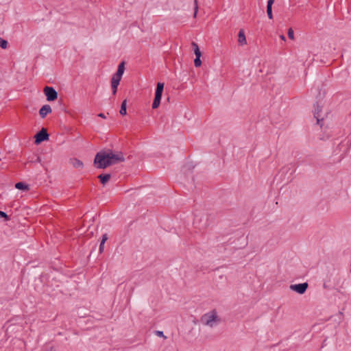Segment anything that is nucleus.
Wrapping results in <instances>:
<instances>
[{"mask_svg": "<svg viewBox=\"0 0 351 351\" xmlns=\"http://www.w3.org/2000/svg\"><path fill=\"white\" fill-rule=\"evenodd\" d=\"M125 158L121 152H113L112 149H102L98 152L94 158V166L104 169L111 165L123 162Z\"/></svg>", "mask_w": 351, "mask_h": 351, "instance_id": "f257e3e1", "label": "nucleus"}, {"mask_svg": "<svg viewBox=\"0 0 351 351\" xmlns=\"http://www.w3.org/2000/svg\"><path fill=\"white\" fill-rule=\"evenodd\" d=\"M200 322L206 326L214 327L221 322V318L217 315L215 309L204 314L200 318Z\"/></svg>", "mask_w": 351, "mask_h": 351, "instance_id": "f03ea898", "label": "nucleus"}, {"mask_svg": "<svg viewBox=\"0 0 351 351\" xmlns=\"http://www.w3.org/2000/svg\"><path fill=\"white\" fill-rule=\"evenodd\" d=\"M165 84L162 82H158L156 85V88L155 90L154 99L152 103V108L156 109L159 107L163 90H164Z\"/></svg>", "mask_w": 351, "mask_h": 351, "instance_id": "7ed1b4c3", "label": "nucleus"}, {"mask_svg": "<svg viewBox=\"0 0 351 351\" xmlns=\"http://www.w3.org/2000/svg\"><path fill=\"white\" fill-rule=\"evenodd\" d=\"M43 93L48 101H53L58 98V92L52 86H46L43 89Z\"/></svg>", "mask_w": 351, "mask_h": 351, "instance_id": "20e7f679", "label": "nucleus"}, {"mask_svg": "<svg viewBox=\"0 0 351 351\" xmlns=\"http://www.w3.org/2000/svg\"><path fill=\"white\" fill-rule=\"evenodd\" d=\"M49 134L47 132V130L43 128L40 131H38L34 136V143L36 145H40L43 141H47L49 139Z\"/></svg>", "mask_w": 351, "mask_h": 351, "instance_id": "39448f33", "label": "nucleus"}, {"mask_svg": "<svg viewBox=\"0 0 351 351\" xmlns=\"http://www.w3.org/2000/svg\"><path fill=\"white\" fill-rule=\"evenodd\" d=\"M292 167H293L294 165L292 164H289V165L282 167L279 172V173L281 174V176L289 173V176L285 180L286 183H289L293 180V174L295 172V168L291 169Z\"/></svg>", "mask_w": 351, "mask_h": 351, "instance_id": "423d86ee", "label": "nucleus"}, {"mask_svg": "<svg viewBox=\"0 0 351 351\" xmlns=\"http://www.w3.org/2000/svg\"><path fill=\"white\" fill-rule=\"evenodd\" d=\"M308 287V282H303L299 284L291 285L289 288L293 291H295L300 295L304 294Z\"/></svg>", "mask_w": 351, "mask_h": 351, "instance_id": "0eeeda50", "label": "nucleus"}, {"mask_svg": "<svg viewBox=\"0 0 351 351\" xmlns=\"http://www.w3.org/2000/svg\"><path fill=\"white\" fill-rule=\"evenodd\" d=\"M321 112L322 106H320L318 104V102H317V105L316 106H315L314 117L317 119V123L320 125V126L322 127V122L323 121L324 118L322 117Z\"/></svg>", "mask_w": 351, "mask_h": 351, "instance_id": "6e6552de", "label": "nucleus"}, {"mask_svg": "<svg viewBox=\"0 0 351 351\" xmlns=\"http://www.w3.org/2000/svg\"><path fill=\"white\" fill-rule=\"evenodd\" d=\"M199 223V229L206 228L209 226V222L208 221L207 216H206L205 220L203 221L202 217L198 215H195L194 217V223L196 224Z\"/></svg>", "mask_w": 351, "mask_h": 351, "instance_id": "1a4fd4ad", "label": "nucleus"}, {"mask_svg": "<svg viewBox=\"0 0 351 351\" xmlns=\"http://www.w3.org/2000/svg\"><path fill=\"white\" fill-rule=\"evenodd\" d=\"M51 108L48 104L43 105L39 110V114L41 118H45L47 115V114L51 113Z\"/></svg>", "mask_w": 351, "mask_h": 351, "instance_id": "9d476101", "label": "nucleus"}, {"mask_svg": "<svg viewBox=\"0 0 351 351\" xmlns=\"http://www.w3.org/2000/svg\"><path fill=\"white\" fill-rule=\"evenodd\" d=\"M238 42L240 45H244L247 44L245 32L243 29H241L239 32Z\"/></svg>", "mask_w": 351, "mask_h": 351, "instance_id": "9b49d317", "label": "nucleus"}, {"mask_svg": "<svg viewBox=\"0 0 351 351\" xmlns=\"http://www.w3.org/2000/svg\"><path fill=\"white\" fill-rule=\"evenodd\" d=\"M97 178L99 180L100 182L104 186L111 178V174L101 173L100 175L98 176Z\"/></svg>", "mask_w": 351, "mask_h": 351, "instance_id": "f8f14e48", "label": "nucleus"}, {"mask_svg": "<svg viewBox=\"0 0 351 351\" xmlns=\"http://www.w3.org/2000/svg\"><path fill=\"white\" fill-rule=\"evenodd\" d=\"M71 162L73 167L76 169H82L84 167L82 161L75 158L71 159Z\"/></svg>", "mask_w": 351, "mask_h": 351, "instance_id": "ddd939ff", "label": "nucleus"}, {"mask_svg": "<svg viewBox=\"0 0 351 351\" xmlns=\"http://www.w3.org/2000/svg\"><path fill=\"white\" fill-rule=\"evenodd\" d=\"M15 188L23 191H28L29 189V185L23 182H16L15 184Z\"/></svg>", "mask_w": 351, "mask_h": 351, "instance_id": "4468645a", "label": "nucleus"}, {"mask_svg": "<svg viewBox=\"0 0 351 351\" xmlns=\"http://www.w3.org/2000/svg\"><path fill=\"white\" fill-rule=\"evenodd\" d=\"M125 62L124 61H122L119 63V64L118 65L117 70L115 73L116 74H117V75H119L121 77L123 76V73L125 71Z\"/></svg>", "mask_w": 351, "mask_h": 351, "instance_id": "2eb2a0df", "label": "nucleus"}, {"mask_svg": "<svg viewBox=\"0 0 351 351\" xmlns=\"http://www.w3.org/2000/svg\"><path fill=\"white\" fill-rule=\"evenodd\" d=\"M119 113L122 116H125L127 114V99H124L121 103Z\"/></svg>", "mask_w": 351, "mask_h": 351, "instance_id": "dca6fc26", "label": "nucleus"}, {"mask_svg": "<svg viewBox=\"0 0 351 351\" xmlns=\"http://www.w3.org/2000/svg\"><path fill=\"white\" fill-rule=\"evenodd\" d=\"M192 46L193 48V51H194L195 57L202 56V52L200 51L198 45L197 43H195V42H193Z\"/></svg>", "mask_w": 351, "mask_h": 351, "instance_id": "f3484780", "label": "nucleus"}, {"mask_svg": "<svg viewBox=\"0 0 351 351\" xmlns=\"http://www.w3.org/2000/svg\"><path fill=\"white\" fill-rule=\"evenodd\" d=\"M121 78L122 77L121 75H117V74L114 73L111 79V82L119 84Z\"/></svg>", "mask_w": 351, "mask_h": 351, "instance_id": "a211bd4d", "label": "nucleus"}, {"mask_svg": "<svg viewBox=\"0 0 351 351\" xmlns=\"http://www.w3.org/2000/svg\"><path fill=\"white\" fill-rule=\"evenodd\" d=\"M8 42L2 38L0 37V47L1 49H5L8 47Z\"/></svg>", "mask_w": 351, "mask_h": 351, "instance_id": "6ab92c4d", "label": "nucleus"}, {"mask_svg": "<svg viewBox=\"0 0 351 351\" xmlns=\"http://www.w3.org/2000/svg\"><path fill=\"white\" fill-rule=\"evenodd\" d=\"M0 218L3 219L4 221H8L10 220V217L5 212L0 210Z\"/></svg>", "mask_w": 351, "mask_h": 351, "instance_id": "aec40b11", "label": "nucleus"}, {"mask_svg": "<svg viewBox=\"0 0 351 351\" xmlns=\"http://www.w3.org/2000/svg\"><path fill=\"white\" fill-rule=\"evenodd\" d=\"M201 56L195 57L194 60V65L195 67H199L202 65Z\"/></svg>", "mask_w": 351, "mask_h": 351, "instance_id": "412c9836", "label": "nucleus"}, {"mask_svg": "<svg viewBox=\"0 0 351 351\" xmlns=\"http://www.w3.org/2000/svg\"><path fill=\"white\" fill-rule=\"evenodd\" d=\"M119 85V84L111 82V88H112V95H116Z\"/></svg>", "mask_w": 351, "mask_h": 351, "instance_id": "4be33fe9", "label": "nucleus"}, {"mask_svg": "<svg viewBox=\"0 0 351 351\" xmlns=\"http://www.w3.org/2000/svg\"><path fill=\"white\" fill-rule=\"evenodd\" d=\"M267 16L269 19H273V12H272V8L271 7H267Z\"/></svg>", "mask_w": 351, "mask_h": 351, "instance_id": "5701e85b", "label": "nucleus"}, {"mask_svg": "<svg viewBox=\"0 0 351 351\" xmlns=\"http://www.w3.org/2000/svg\"><path fill=\"white\" fill-rule=\"evenodd\" d=\"M287 35L289 38H290L291 40L294 39V32L292 28H289L288 29Z\"/></svg>", "mask_w": 351, "mask_h": 351, "instance_id": "b1692460", "label": "nucleus"}, {"mask_svg": "<svg viewBox=\"0 0 351 351\" xmlns=\"http://www.w3.org/2000/svg\"><path fill=\"white\" fill-rule=\"evenodd\" d=\"M198 10L197 0H194V16H196Z\"/></svg>", "mask_w": 351, "mask_h": 351, "instance_id": "393cba45", "label": "nucleus"}, {"mask_svg": "<svg viewBox=\"0 0 351 351\" xmlns=\"http://www.w3.org/2000/svg\"><path fill=\"white\" fill-rule=\"evenodd\" d=\"M108 234L106 233L102 235V238H101V242L105 243L106 241L108 240Z\"/></svg>", "mask_w": 351, "mask_h": 351, "instance_id": "a878e982", "label": "nucleus"}, {"mask_svg": "<svg viewBox=\"0 0 351 351\" xmlns=\"http://www.w3.org/2000/svg\"><path fill=\"white\" fill-rule=\"evenodd\" d=\"M104 243H100L99 247V254H101L104 252Z\"/></svg>", "mask_w": 351, "mask_h": 351, "instance_id": "bb28decb", "label": "nucleus"}, {"mask_svg": "<svg viewBox=\"0 0 351 351\" xmlns=\"http://www.w3.org/2000/svg\"><path fill=\"white\" fill-rule=\"evenodd\" d=\"M156 334L157 336L158 337H162L164 338H166V337L164 335V333L162 331H160V330H156Z\"/></svg>", "mask_w": 351, "mask_h": 351, "instance_id": "cd10ccee", "label": "nucleus"}, {"mask_svg": "<svg viewBox=\"0 0 351 351\" xmlns=\"http://www.w3.org/2000/svg\"><path fill=\"white\" fill-rule=\"evenodd\" d=\"M275 0H268L267 3V7L272 8V5L274 4Z\"/></svg>", "mask_w": 351, "mask_h": 351, "instance_id": "c85d7f7f", "label": "nucleus"}, {"mask_svg": "<svg viewBox=\"0 0 351 351\" xmlns=\"http://www.w3.org/2000/svg\"><path fill=\"white\" fill-rule=\"evenodd\" d=\"M98 116H99V117H101V118H104V119H105V118H106V115H105L104 113H99V114H98Z\"/></svg>", "mask_w": 351, "mask_h": 351, "instance_id": "c756f323", "label": "nucleus"}, {"mask_svg": "<svg viewBox=\"0 0 351 351\" xmlns=\"http://www.w3.org/2000/svg\"><path fill=\"white\" fill-rule=\"evenodd\" d=\"M36 162H41V159H40V158L39 156H38L36 158Z\"/></svg>", "mask_w": 351, "mask_h": 351, "instance_id": "7c9ffc66", "label": "nucleus"}, {"mask_svg": "<svg viewBox=\"0 0 351 351\" xmlns=\"http://www.w3.org/2000/svg\"><path fill=\"white\" fill-rule=\"evenodd\" d=\"M280 38L282 40H286V37L284 36V35H280Z\"/></svg>", "mask_w": 351, "mask_h": 351, "instance_id": "2f4dec72", "label": "nucleus"}]
</instances>
